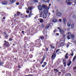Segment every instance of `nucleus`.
<instances>
[{
  "label": "nucleus",
  "instance_id": "f257e3e1",
  "mask_svg": "<svg viewBox=\"0 0 76 76\" xmlns=\"http://www.w3.org/2000/svg\"><path fill=\"white\" fill-rule=\"evenodd\" d=\"M4 45L5 47H9V46H10V45L9 44V42L6 41V40H4Z\"/></svg>",
  "mask_w": 76,
  "mask_h": 76
},
{
  "label": "nucleus",
  "instance_id": "f03ea898",
  "mask_svg": "<svg viewBox=\"0 0 76 76\" xmlns=\"http://www.w3.org/2000/svg\"><path fill=\"white\" fill-rule=\"evenodd\" d=\"M66 35H68L67 37V38L68 39H70V36L72 35L71 33L69 32L67 33Z\"/></svg>",
  "mask_w": 76,
  "mask_h": 76
},
{
  "label": "nucleus",
  "instance_id": "7ed1b4c3",
  "mask_svg": "<svg viewBox=\"0 0 76 76\" xmlns=\"http://www.w3.org/2000/svg\"><path fill=\"white\" fill-rule=\"evenodd\" d=\"M38 8L39 10H42L43 8H42V7L41 5H39L38 6Z\"/></svg>",
  "mask_w": 76,
  "mask_h": 76
},
{
  "label": "nucleus",
  "instance_id": "20e7f679",
  "mask_svg": "<svg viewBox=\"0 0 76 76\" xmlns=\"http://www.w3.org/2000/svg\"><path fill=\"white\" fill-rule=\"evenodd\" d=\"M56 15L57 16H62L61 13L58 11L57 12Z\"/></svg>",
  "mask_w": 76,
  "mask_h": 76
},
{
  "label": "nucleus",
  "instance_id": "39448f33",
  "mask_svg": "<svg viewBox=\"0 0 76 76\" xmlns=\"http://www.w3.org/2000/svg\"><path fill=\"white\" fill-rule=\"evenodd\" d=\"M1 3L4 5H5L7 4V2L6 1H4L2 2Z\"/></svg>",
  "mask_w": 76,
  "mask_h": 76
},
{
  "label": "nucleus",
  "instance_id": "423d86ee",
  "mask_svg": "<svg viewBox=\"0 0 76 76\" xmlns=\"http://www.w3.org/2000/svg\"><path fill=\"white\" fill-rule=\"evenodd\" d=\"M33 9V7L31 6L30 7H28L27 10H30V11H32V10Z\"/></svg>",
  "mask_w": 76,
  "mask_h": 76
},
{
  "label": "nucleus",
  "instance_id": "0eeeda50",
  "mask_svg": "<svg viewBox=\"0 0 76 76\" xmlns=\"http://www.w3.org/2000/svg\"><path fill=\"white\" fill-rule=\"evenodd\" d=\"M56 57V55L55 54H53L51 57L52 59V60H54V59Z\"/></svg>",
  "mask_w": 76,
  "mask_h": 76
},
{
  "label": "nucleus",
  "instance_id": "6e6552de",
  "mask_svg": "<svg viewBox=\"0 0 76 76\" xmlns=\"http://www.w3.org/2000/svg\"><path fill=\"white\" fill-rule=\"evenodd\" d=\"M52 22L56 23V22H57V20L56 19H53L52 20Z\"/></svg>",
  "mask_w": 76,
  "mask_h": 76
},
{
  "label": "nucleus",
  "instance_id": "1a4fd4ad",
  "mask_svg": "<svg viewBox=\"0 0 76 76\" xmlns=\"http://www.w3.org/2000/svg\"><path fill=\"white\" fill-rule=\"evenodd\" d=\"M59 31L61 34H64V31L63 29H61L59 30Z\"/></svg>",
  "mask_w": 76,
  "mask_h": 76
},
{
  "label": "nucleus",
  "instance_id": "9d476101",
  "mask_svg": "<svg viewBox=\"0 0 76 76\" xmlns=\"http://www.w3.org/2000/svg\"><path fill=\"white\" fill-rule=\"evenodd\" d=\"M42 9H47V6L45 5H42Z\"/></svg>",
  "mask_w": 76,
  "mask_h": 76
},
{
  "label": "nucleus",
  "instance_id": "9b49d317",
  "mask_svg": "<svg viewBox=\"0 0 76 76\" xmlns=\"http://www.w3.org/2000/svg\"><path fill=\"white\" fill-rule=\"evenodd\" d=\"M71 38L72 39H75V35L74 34H71Z\"/></svg>",
  "mask_w": 76,
  "mask_h": 76
},
{
  "label": "nucleus",
  "instance_id": "f8f14e48",
  "mask_svg": "<svg viewBox=\"0 0 76 76\" xmlns=\"http://www.w3.org/2000/svg\"><path fill=\"white\" fill-rule=\"evenodd\" d=\"M44 12L45 14H47V13H48V10L47 9H46L45 10H44Z\"/></svg>",
  "mask_w": 76,
  "mask_h": 76
},
{
  "label": "nucleus",
  "instance_id": "ddd939ff",
  "mask_svg": "<svg viewBox=\"0 0 76 76\" xmlns=\"http://www.w3.org/2000/svg\"><path fill=\"white\" fill-rule=\"evenodd\" d=\"M43 18H44V19H45V18H47V15L43 14Z\"/></svg>",
  "mask_w": 76,
  "mask_h": 76
},
{
  "label": "nucleus",
  "instance_id": "4468645a",
  "mask_svg": "<svg viewBox=\"0 0 76 76\" xmlns=\"http://www.w3.org/2000/svg\"><path fill=\"white\" fill-rule=\"evenodd\" d=\"M71 64L72 61H69V63L67 64L68 66H70V64Z\"/></svg>",
  "mask_w": 76,
  "mask_h": 76
},
{
  "label": "nucleus",
  "instance_id": "2eb2a0df",
  "mask_svg": "<svg viewBox=\"0 0 76 76\" xmlns=\"http://www.w3.org/2000/svg\"><path fill=\"white\" fill-rule=\"evenodd\" d=\"M49 27H50V24H48V25L46 26V29H48V28H49Z\"/></svg>",
  "mask_w": 76,
  "mask_h": 76
},
{
  "label": "nucleus",
  "instance_id": "dca6fc26",
  "mask_svg": "<svg viewBox=\"0 0 76 76\" xmlns=\"http://www.w3.org/2000/svg\"><path fill=\"white\" fill-rule=\"evenodd\" d=\"M63 21L64 23H65V24H66V18H63Z\"/></svg>",
  "mask_w": 76,
  "mask_h": 76
},
{
  "label": "nucleus",
  "instance_id": "f3484780",
  "mask_svg": "<svg viewBox=\"0 0 76 76\" xmlns=\"http://www.w3.org/2000/svg\"><path fill=\"white\" fill-rule=\"evenodd\" d=\"M39 20L40 22H44V20L42 18L39 19Z\"/></svg>",
  "mask_w": 76,
  "mask_h": 76
},
{
  "label": "nucleus",
  "instance_id": "a211bd4d",
  "mask_svg": "<svg viewBox=\"0 0 76 76\" xmlns=\"http://www.w3.org/2000/svg\"><path fill=\"white\" fill-rule=\"evenodd\" d=\"M67 25L68 27H70V26H71V24L69 22H68L67 23Z\"/></svg>",
  "mask_w": 76,
  "mask_h": 76
},
{
  "label": "nucleus",
  "instance_id": "6ab92c4d",
  "mask_svg": "<svg viewBox=\"0 0 76 76\" xmlns=\"http://www.w3.org/2000/svg\"><path fill=\"white\" fill-rule=\"evenodd\" d=\"M66 2H67V4L68 5H69V6H70L71 4H72L71 2H69V1H66Z\"/></svg>",
  "mask_w": 76,
  "mask_h": 76
},
{
  "label": "nucleus",
  "instance_id": "aec40b11",
  "mask_svg": "<svg viewBox=\"0 0 76 76\" xmlns=\"http://www.w3.org/2000/svg\"><path fill=\"white\" fill-rule=\"evenodd\" d=\"M46 57V55H45L44 54L43 55V59L42 60H44V59H45V57Z\"/></svg>",
  "mask_w": 76,
  "mask_h": 76
},
{
  "label": "nucleus",
  "instance_id": "412c9836",
  "mask_svg": "<svg viewBox=\"0 0 76 76\" xmlns=\"http://www.w3.org/2000/svg\"><path fill=\"white\" fill-rule=\"evenodd\" d=\"M66 76H71V74L70 73H68L67 74H66L65 75Z\"/></svg>",
  "mask_w": 76,
  "mask_h": 76
},
{
  "label": "nucleus",
  "instance_id": "4be33fe9",
  "mask_svg": "<svg viewBox=\"0 0 76 76\" xmlns=\"http://www.w3.org/2000/svg\"><path fill=\"white\" fill-rule=\"evenodd\" d=\"M44 2H45L46 3H47V2H48V3H49V0H42Z\"/></svg>",
  "mask_w": 76,
  "mask_h": 76
},
{
  "label": "nucleus",
  "instance_id": "5701e85b",
  "mask_svg": "<svg viewBox=\"0 0 76 76\" xmlns=\"http://www.w3.org/2000/svg\"><path fill=\"white\" fill-rule=\"evenodd\" d=\"M10 1H11V2H12V3H13L16 1V0H10Z\"/></svg>",
  "mask_w": 76,
  "mask_h": 76
},
{
  "label": "nucleus",
  "instance_id": "b1692460",
  "mask_svg": "<svg viewBox=\"0 0 76 76\" xmlns=\"http://www.w3.org/2000/svg\"><path fill=\"white\" fill-rule=\"evenodd\" d=\"M60 47H61V46H63L64 45V43L61 42V43L60 44Z\"/></svg>",
  "mask_w": 76,
  "mask_h": 76
},
{
  "label": "nucleus",
  "instance_id": "393cba45",
  "mask_svg": "<svg viewBox=\"0 0 76 76\" xmlns=\"http://www.w3.org/2000/svg\"><path fill=\"white\" fill-rule=\"evenodd\" d=\"M63 63L64 64V67H66V65L67 64L66 62H63Z\"/></svg>",
  "mask_w": 76,
  "mask_h": 76
},
{
  "label": "nucleus",
  "instance_id": "a878e982",
  "mask_svg": "<svg viewBox=\"0 0 76 76\" xmlns=\"http://www.w3.org/2000/svg\"><path fill=\"white\" fill-rule=\"evenodd\" d=\"M17 16H19L20 14V12H18L17 13Z\"/></svg>",
  "mask_w": 76,
  "mask_h": 76
},
{
  "label": "nucleus",
  "instance_id": "bb28decb",
  "mask_svg": "<svg viewBox=\"0 0 76 76\" xmlns=\"http://www.w3.org/2000/svg\"><path fill=\"white\" fill-rule=\"evenodd\" d=\"M76 56H74V57L73 58V59L72 60V61H75V59H76Z\"/></svg>",
  "mask_w": 76,
  "mask_h": 76
},
{
  "label": "nucleus",
  "instance_id": "cd10ccee",
  "mask_svg": "<svg viewBox=\"0 0 76 76\" xmlns=\"http://www.w3.org/2000/svg\"><path fill=\"white\" fill-rule=\"evenodd\" d=\"M74 24H72L71 26V28H74Z\"/></svg>",
  "mask_w": 76,
  "mask_h": 76
},
{
  "label": "nucleus",
  "instance_id": "c85d7f7f",
  "mask_svg": "<svg viewBox=\"0 0 76 76\" xmlns=\"http://www.w3.org/2000/svg\"><path fill=\"white\" fill-rule=\"evenodd\" d=\"M63 38H64V39H65V38H66V35L65 34H64L63 35Z\"/></svg>",
  "mask_w": 76,
  "mask_h": 76
},
{
  "label": "nucleus",
  "instance_id": "c756f323",
  "mask_svg": "<svg viewBox=\"0 0 76 76\" xmlns=\"http://www.w3.org/2000/svg\"><path fill=\"white\" fill-rule=\"evenodd\" d=\"M54 71H56V72H59V71H58L57 69H54Z\"/></svg>",
  "mask_w": 76,
  "mask_h": 76
},
{
  "label": "nucleus",
  "instance_id": "7c9ffc66",
  "mask_svg": "<svg viewBox=\"0 0 76 76\" xmlns=\"http://www.w3.org/2000/svg\"><path fill=\"white\" fill-rule=\"evenodd\" d=\"M44 37L42 36H41L40 37V39H41L42 40V39H44Z\"/></svg>",
  "mask_w": 76,
  "mask_h": 76
},
{
  "label": "nucleus",
  "instance_id": "2f4dec72",
  "mask_svg": "<svg viewBox=\"0 0 76 76\" xmlns=\"http://www.w3.org/2000/svg\"><path fill=\"white\" fill-rule=\"evenodd\" d=\"M44 13V12H43V11H41V12L40 13V16H42V14H43V13Z\"/></svg>",
  "mask_w": 76,
  "mask_h": 76
},
{
  "label": "nucleus",
  "instance_id": "473e14b6",
  "mask_svg": "<svg viewBox=\"0 0 76 76\" xmlns=\"http://www.w3.org/2000/svg\"><path fill=\"white\" fill-rule=\"evenodd\" d=\"M34 1L35 3H38V0H33Z\"/></svg>",
  "mask_w": 76,
  "mask_h": 76
},
{
  "label": "nucleus",
  "instance_id": "72a5a7b5",
  "mask_svg": "<svg viewBox=\"0 0 76 76\" xmlns=\"http://www.w3.org/2000/svg\"><path fill=\"white\" fill-rule=\"evenodd\" d=\"M66 59H64L63 60V63H64V62H66Z\"/></svg>",
  "mask_w": 76,
  "mask_h": 76
},
{
  "label": "nucleus",
  "instance_id": "f704fd0d",
  "mask_svg": "<svg viewBox=\"0 0 76 76\" xmlns=\"http://www.w3.org/2000/svg\"><path fill=\"white\" fill-rule=\"evenodd\" d=\"M72 0H66V1H72Z\"/></svg>",
  "mask_w": 76,
  "mask_h": 76
},
{
  "label": "nucleus",
  "instance_id": "c9c22d12",
  "mask_svg": "<svg viewBox=\"0 0 76 76\" xmlns=\"http://www.w3.org/2000/svg\"><path fill=\"white\" fill-rule=\"evenodd\" d=\"M43 64H44V65H46V64H47V62H44L43 63Z\"/></svg>",
  "mask_w": 76,
  "mask_h": 76
},
{
  "label": "nucleus",
  "instance_id": "e433bc0d",
  "mask_svg": "<svg viewBox=\"0 0 76 76\" xmlns=\"http://www.w3.org/2000/svg\"><path fill=\"white\" fill-rule=\"evenodd\" d=\"M9 40L10 41H12L13 40V39L12 38H10V39H9Z\"/></svg>",
  "mask_w": 76,
  "mask_h": 76
},
{
  "label": "nucleus",
  "instance_id": "4c0bfd02",
  "mask_svg": "<svg viewBox=\"0 0 76 76\" xmlns=\"http://www.w3.org/2000/svg\"><path fill=\"white\" fill-rule=\"evenodd\" d=\"M3 64V62H0V65H2Z\"/></svg>",
  "mask_w": 76,
  "mask_h": 76
},
{
  "label": "nucleus",
  "instance_id": "58836bf2",
  "mask_svg": "<svg viewBox=\"0 0 76 76\" xmlns=\"http://www.w3.org/2000/svg\"><path fill=\"white\" fill-rule=\"evenodd\" d=\"M58 51H60V49L57 50L56 51V53H57V52H58Z\"/></svg>",
  "mask_w": 76,
  "mask_h": 76
},
{
  "label": "nucleus",
  "instance_id": "ea45409f",
  "mask_svg": "<svg viewBox=\"0 0 76 76\" xmlns=\"http://www.w3.org/2000/svg\"><path fill=\"white\" fill-rule=\"evenodd\" d=\"M41 27L42 28H44V25L43 24H42L41 25Z\"/></svg>",
  "mask_w": 76,
  "mask_h": 76
},
{
  "label": "nucleus",
  "instance_id": "a19ab883",
  "mask_svg": "<svg viewBox=\"0 0 76 76\" xmlns=\"http://www.w3.org/2000/svg\"><path fill=\"white\" fill-rule=\"evenodd\" d=\"M65 58H66L67 59L68 58V57L67 56L65 55Z\"/></svg>",
  "mask_w": 76,
  "mask_h": 76
},
{
  "label": "nucleus",
  "instance_id": "79ce46f5",
  "mask_svg": "<svg viewBox=\"0 0 76 76\" xmlns=\"http://www.w3.org/2000/svg\"><path fill=\"white\" fill-rule=\"evenodd\" d=\"M43 61H44L43 60H42L41 62L40 63V64H42L43 63Z\"/></svg>",
  "mask_w": 76,
  "mask_h": 76
},
{
  "label": "nucleus",
  "instance_id": "37998d69",
  "mask_svg": "<svg viewBox=\"0 0 76 76\" xmlns=\"http://www.w3.org/2000/svg\"><path fill=\"white\" fill-rule=\"evenodd\" d=\"M26 12L27 13H29V11L27 10L26 11Z\"/></svg>",
  "mask_w": 76,
  "mask_h": 76
},
{
  "label": "nucleus",
  "instance_id": "c03bdc74",
  "mask_svg": "<svg viewBox=\"0 0 76 76\" xmlns=\"http://www.w3.org/2000/svg\"><path fill=\"white\" fill-rule=\"evenodd\" d=\"M31 16V14H29L28 15V17H30Z\"/></svg>",
  "mask_w": 76,
  "mask_h": 76
},
{
  "label": "nucleus",
  "instance_id": "a18cd8bd",
  "mask_svg": "<svg viewBox=\"0 0 76 76\" xmlns=\"http://www.w3.org/2000/svg\"><path fill=\"white\" fill-rule=\"evenodd\" d=\"M42 67H45V65H42Z\"/></svg>",
  "mask_w": 76,
  "mask_h": 76
},
{
  "label": "nucleus",
  "instance_id": "49530a36",
  "mask_svg": "<svg viewBox=\"0 0 76 76\" xmlns=\"http://www.w3.org/2000/svg\"><path fill=\"white\" fill-rule=\"evenodd\" d=\"M28 76H33V75L30 74V75H28Z\"/></svg>",
  "mask_w": 76,
  "mask_h": 76
},
{
  "label": "nucleus",
  "instance_id": "de8ad7c7",
  "mask_svg": "<svg viewBox=\"0 0 76 76\" xmlns=\"http://www.w3.org/2000/svg\"><path fill=\"white\" fill-rule=\"evenodd\" d=\"M76 69V66H74L73 67V69Z\"/></svg>",
  "mask_w": 76,
  "mask_h": 76
},
{
  "label": "nucleus",
  "instance_id": "09e8293b",
  "mask_svg": "<svg viewBox=\"0 0 76 76\" xmlns=\"http://www.w3.org/2000/svg\"><path fill=\"white\" fill-rule=\"evenodd\" d=\"M19 3L18 2L16 4L17 5H19Z\"/></svg>",
  "mask_w": 76,
  "mask_h": 76
},
{
  "label": "nucleus",
  "instance_id": "8fccbe9b",
  "mask_svg": "<svg viewBox=\"0 0 76 76\" xmlns=\"http://www.w3.org/2000/svg\"><path fill=\"white\" fill-rule=\"evenodd\" d=\"M62 21V20H61V19H60L59 20V21H60V22H61Z\"/></svg>",
  "mask_w": 76,
  "mask_h": 76
},
{
  "label": "nucleus",
  "instance_id": "3c124183",
  "mask_svg": "<svg viewBox=\"0 0 76 76\" xmlns=\"http://www.w3.org/2000/svg\"><path fill=\"white\" fill-rule=\"evenodd\" d=\"M29 14H30V15H32V12L30 11V13Z\"/></svg>",
  "mask_w": 76,
  "mask_h": 76
},
{
  "label": "nucleus",
  "instance_id": "603ef678",
  "mask_svg": "<svg viewBox=\"0 0 76 76\" xmlns=\"http://www.w3.org/2000/svg\"><path fill=\"white\" fill-rule=\"evenodd\" d=\"M46 51H48V48H46Z\"/></svg>",
  "mask_w": 76,
  "mask_h": 76
},
{
  "label": "nucleus",
  "instance_id": "864d4df0",
  "mask_svg": "<svg viewBox=\"0 0 76 76\" xmlns=\"http://www.w3.org/2000/svg\"><path fill=\"white\" fill-rule=\"evenodd\" d=\"M69 45L68 44L66 46L67 48H68V47H69Z\"/></svg>",
  "mask_w": 76,
  "mask_h": 76
},
{
  "label": "nucleus",
  "instance_id": "5fc2aeb1",
  "mask_svg": "<svg viewBox=\"0 0 76 76\" xmlns=\"http://www.w3.org/2000/svg\"><path fill=\"white\" fill-rule=\"evenodd\" d=\"M56 35H57L58 36L59 35V34L58 33H57L56 34Z\"/></svg>",
  "mask_w": 76,
  "mask_h": 76
},
{
  "label": "nucleus",
  "instance_id": "6e6d98bb",
  "mask_svg": "<svg viewBox=\"0 0 76 76\" xmlns=\"http://www.w3.org/2000/svg\"><path fill=\"white\" fill-rule=\"evenodd\" d=\"M6 19V18H5V17H4L3 18V19L4 20V19Z\"/></svg>",
  "mask_w": 76,
  "mask_h": 76
},
{
  "label": "nucleus",
  "instance_id": "4d7b16f0",
  "mask_svg": "<svg viewBox=\"0 0 76 76\" xmlns=\"http://www.w3.org/2000/svg\"><path fill=\"white\" fill-rule=\"evenodd\" d=\"M14 16L15 17H16V14H15Z\"/></svg>",
  "mask_w": 76,
  "mask_h": 76
},
{
  "label": "nucleus",
  "instance_id": "13d9d810",
  "mask_svg": "<svg viewBox=\"0 0 76 76\" xmlns=\"http://www.w3.org/2000/svg\"><path fill=\"white\" fill-rule=\"evenodd\" d=\"M18 68H21V67H20V66H18Z\"/></svg>",
  "mask_w": 76,
  "mask_h": 76
},
{
  "label": "nucleus",
  "instance_id": "bf43d9fd",
  "mask_svg": "<svg viewBox=\"0 0 76 76\" xmlns=\"http://www.w3.org/2000/svg\"><path fill=\"white\" fill-rule=\"evenodd\" d=\"M57 28L58 29H61L60 28V27H58Z\"/></svg>",
  "mask_w": 76,
  "mask_h": 76
},
{
  "label": "nucleus",
  "instance_id": "052dcab7",
  "mask_svg": "<svg viewBox=\"0 0 76 76\" xmlns=\"http://www.w3.org/2000/svg\"><path fill=\"white\" fill-rule=\"evenodd\" d=\"M4 34H5V35H7V34H6V32H4Z\"/></svg>",
  "mask_w": 76,
  "mask_h": 76
},
{
  "label": "nucleus",
  "instance_id": "680f3d73",
  "mask_svg": "<svg viewBox=\"0 0 76 76\" xmlns=\"http://www.w3.org/2000/svg\"><path fill=\"white\" fill-rule=\"evenodd\" d=\"M25 17H26V18H27V17H28V15H26Z\"/></svg>",
  "mask_w": 76,
  "mask_h": 76
},
{
  "label": "nucleus",
  "instance_id": "e2e57ef3",
  "mask_svg": "<svg viewBox=\"0 0 76 76\" xmlns=\"http://www.w3.org/2000/svg\"><path fill=\"white\" fill-rule=\"evenodd\" d=\"M71 56H73V53L71 54Z\"/></svg>",
  "mask_w": 76,
  "mask_h": 76
},
{
  "label": "nucleus",
  "instance_id": "0e129e2a",
  "mask_svg": "<svg viewBox=\"0 0 76 76\" xmlns=\"http://www.w3.org/2000/svg\"><path fill=\"white\" fill-rule=\"evenodd\" d=\"M57 1H60V0H56Z\"/></svg>",
  "mask_w": 76,
  "mask_h": 76
},
{
  "label": "nucleus",
  "instance_id": "69168bd1",
  "mask_svg": "<svg viewBox=\"0 0 76 76\" xmlns=\"http://www.w3.org/2000/svg\"><path fill=\"white\" fill-rule=\"evenodd\" d=\"M75 4H76V0H75Z\"/></svg>",
  "mask_w": 76,
  "mask_h": 76
},
{
  "label": "nucleus",
  "instance_id": "338daca9",
  "mask_svg": "<svg viewBox=\"0 0 76 76\" xmlns=\"http://www.w3.org/2000/svg\"><path fill=\"white\" fill-rule=\"evenodd\" d=\"M67 55H68V53H66V56H67Z\"/></svg>",
  "mask_w": 76,
  "mask_h": 76
},
{
  "label": "nucleus",
  "instance_id": "774afa93",
  "mask_svg": "<svg viewBox=\"0 0 76 76\" xmlns=\"http://www.w3.org/2000/svg\"><path fill=\"white\" fill-rule=\"evenodd\" d=\"M51 6V4H50L49 6Z\"/></svg>",
  "mask_w": 76,
  "mask_h": 76
}]
</instances>
